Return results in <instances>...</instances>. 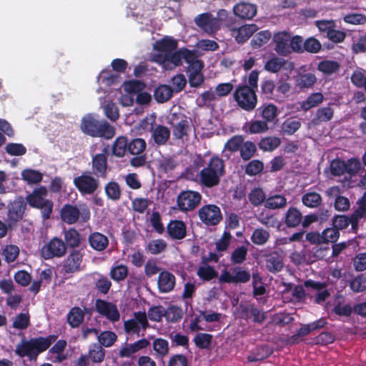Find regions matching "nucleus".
<instances>
[{
    "mask_svg": "<svg viewBox=\"0 0 366 366\" xmlns=\"http://www.w3.org/2000/svg\"><path fill=\"white\" fill-rule=\"evenodd\" d=\"M57 338L56 335H49L46 337L30 338L28 340L23 339L16 346L14 352L19 357H27L30 361H36L38 356L47 350Z\"/></svg>",
    "mask_w": 366,
    "mask_h": 366,
    "instance_id": "f257e3e1",
    "label": "nucleus"
},
{
    "mask_svg": "<svg viewBox=\"0 0 366 366\" xmlns=\"http://www.w3.org/2000/svg\"><path fill=\"white\" fill-rule=\"evenodd\" d=\"M224 174L225 165L224 161L218 156H213L207 165L199 172V181L203 187L212 188L219 184L221 177Z\"/></svg>",
    "mask_w": 366,
    "mask_h": 366,
    "instance_id": "f03ea898",
    "label": "nucleus"
},
{
    "mask_svg": "<svg viewBox=\"0 0 366 366\" xmlns=\"http://www.w3.org/2000/svg\"><path fill=\"white\" fill-rule=\"evenodd\" d=\"M233 97L237 105L244 111L250 112L257 107L256 91L251 87H247V84L237 86L233 93Z\"/></svg>",
    "mask_w": 366,
    "mask_h": 366,
    "instance_id": "7ed1b4c3",
    "label": "nucleus"
},
{
    "mask_svg": "<svg viewBox=\"0 0 366 366\" xmlns=\"http://www.w3.org/2000/svg\"><path fill=\"white\" fill-rule=\"evenodd\" d=\"M147 143L144 139L134 138L128 143V152L134 157L129 160V164L135 168L141 167L147 164V154L144 152Z\"/></svg>",
    "mask_w": 366,
    "mask_h": 366,
    "instance_id": "20e7f679",
    "label": "nucleus"
},
{
    "mask_svg": "<svg viewBox=\"0 0 366 366\" xmlns=\"http://www.w3.org/2000/svg\"><path fill=\"white\" fill-rule=\"evenodd\" d=\"M154 120L149 122V119L146 118L141 122L140 127L144 130L152 132V137L155 144L159 146L164 145L170 137V130L162 124L154 126Z\"/></svg>",
    "mask_w": 366,
    "mask_h": 366,
    "instance_id": "39448f33",
    "label": "nucleus"
},
{
    "mask_svg": "<svg viewBox=\"0 0 366 366\" xmlns=\"http://www.w3.org/2000/svg\"><path fill=\"white\" fill-rule=\"evenodd\" d=\"M202 195L192 190L182 191L177 197L178 209L183 212L193 211L199 204Z\"/></svg>",
    "mask_w": 366,
    "mask_h": 366,
    "instance_id": "423d86ee",
    "label": "nucleus"
},
{
    "mask_svg": "<svg viewBox=\"0 0 366 366\" xmlns=\"http://www.w3.org/2000/svg\"><path fill=\"white\" fill-rule=\"evenodd\" d=\"M231 271L224 269L222 271L221 274L218 279L220 284H239L247 283L250 280L251 274L249 272L243 269L241 267H235L231 268Z\"/></svg>",
    "mask_w": 366,
    "mask_h": 366,
    "instance_id": "0eeeda50",
    "label": "nucleus"
},
{
    "mask_svg": "<svg viewBox=\"0 0 366 366\" xmlns=\"http://www.w3.org/2000/svg\"><path fill=\"white\" fill-rule=\"evenodd\" d=\"M40 252L44 259L60 258L66 252V244L61 239L53 237L41 247Z\"/></svg>",
    "mask_w": 366,
    "mask_h": 366,
    "instance_id": "6e6552de",
    "label": "nucleus"
},
{
    "mask_svg": "<svg viewBox=\"0 0 366 366\" xmlns=\"http://www.w3.org/2000/svg\"><path fill=\"white\" fill-rule=\"evenodd\" d=\"M198 216L201 222L207 226H216L222 220L220 208L212 204L202 206L198 210Z\"/></svg>",
    "mask_w": 366,
    "mask_h": 366,
    "instance_id": "1a4fd4ad",
    "label": "nucleus"
},
{
    "mask_svg": "<svg viewBox=\"0 0 366 366\" xmlns=\"http://www.w3.org/2000/svg\"><path fill=\"white\" fill-rule=\"evenodd\" d=\"M181 49L169 52L168 54H157L153 59L155 62L162 65L165 69H172L182 64Z\"/></svg>",
    "mask_w": 366,
    "mask_h": 366,
    "instance_id": "9d476101",
    "label": "nucleus"
},
{
    "mask_svg": "<svg viewBox=\"0 0 366 366\" xmlns=\"http://www.w3.org/2000/svg\"><path fill=\"white\" fill-rule=\"evenodd\" d=\"M194 22L197 26L209 34L215 33L220 27L219 19L213 17L212 14L208 12L197 16Z\"/></svg>",
    "mask_w": 366,
    "mask_h": 366,
    "instance_id": "9b49d317",
    "label": "nucleus"
},
{
    "mask_svg": "<svg viewBox=\"0 0 366 366\" xmlns=\"http://www.w3.org/2000/svg\"><path fill=\"white\" fill-rule=\"evenodd\" d=\"M95 307L97 311L104 316L111 322H117L119 320L120 315L117 305L112 302L98 299L96 300Z\"/></svg>",
    "mask_w": 366,
    "mask_h": 366,
    "instance_id": "f8f14e48",
    "label": "nucleus"
},
{
    "mask_svg": "<svg viewBox=\"0 0 366 366\" xmlns=\"http://www.w3.org/2000/svg\"><path fill=\"white\" fill-rule=\"evenodd\" d=\"M26 201L22 197L14 199L8 208L7 217L12 222L16 223L22 219L26 208Z\"/></svg>",
    "mask_w": 366,
    "mask_h": 366,
    "instance_id": "ddd939ff",
    "label": "nucleus"
},
{
    "mask_svg": "<svg viewBox=\"0 0 366 366\" xmlns=\"http://www.w3.org/2000/svg\"><path fill=\"white\" fill-rule=\"evenodd\" d=\"M115 128L107 121H97L93 119V137L111 139L115 135Z\"/></svg>",
    "mask_w": 366,
    "mask_h": 366,
    "instance_id": "4468645a",
    "label": "nucleus"
},
{
    "mask_svg": "<svg viewBox=\"0 0 366 366\" xmlns=\"http://www.w3.org/2000/svg\"><path fill=\"white\" fill-rule=\"evenodd\" d=\"M273 40L275 43L274 50L280 56L290 54V34L286 31L277 33L274 35Z\"/></svg>",
    "mask_w": 366,
    "mask_h": 366,
    "instance_id": "2eb2a0df",
    "label": "nucleus"
},
{
    "mask_svg": "<svg viewBox=\"0 0 366 366\" xmlns=\"http://www.w3.org/2000/svg\"><path fill=\"white\" fill-rule=\"evenodd\" d=\"M176 277L172 273L167 270L159 272L157 285L160 292L167 293L171 292L174 289Z\"/></svg>",
    "mask_w": 366,
    "mask_h": 366,
    "instance_id": "dca6fc26",
    "label": "nucleus"
},
{
    "mask_svg": "<svg viewBox=\"0 0 366 366\" xmlns=\"http://www.w3.org/2000/svg\"><path fill=\"white\" fill-rule=\"evenodd\" d=\"M150 345L149 340L142 338L134 343L126 344L119 352V357H130L133 354L147 348Z\"/></svg>",
    "mask_w": 366,
    "mask_h": 366,
    "instance_id": "f3484780",
    "label": "nucleus"
},
{
    "mask_svg": "<svg viewBox=\"0 0 366 366\" xmlns=\"http://www.w3.org/2000/svg\"><path fill=\"white\" fill-rule=\"evenodd\" d=\"M302 222V213L296 207H290L285 214L284 223L288 228H297Z\"/></svg>",
    "mask_w": 366,
    "mask_h": 366,
    "instance_id": "a211bd4d",
    "label": "nucleus"
},
{
    "mask_svg": "<svg viewBox=\"0 0 366 366\" xmlns=\"http://www.w3.org/2000/svg\"><path fill=\"white\" fill-rule=\"evenodd\" d=\"M256 115L262 117L267 124L272 122L278 115L277 107L272 103L263 104L257 109Z\"/></svg>",
    "mask_w": 366,
    "mask_h": 366,
    "instance_id": "6ab92c4d",
    "label": "nucleus"
},
{
    "mask_svg": "<svg viewBox=\"0 0 366 366\" xmlns=\"http://www.w3.org/2000/svg\"><path fill=\"white\" fill-rule=\"evenodd\" d=\"M80 215V211L76 206L70 204H64L61 211L60 216L64 222L71 224L76 223Z\"/></svg>",
    "mask_w": 366,
    "mask_h": 366,
    "instance_id": "aec40b11",
    "label": "nucleus"
},
{
    "mask_svg": "<svg viewBox=\"0 0 366 366\" xmlns=\"http://www.w3.org/2000/svg\"><path fill=\"white\" fill-rule=\"evenodd\" d=\"M167 232L173 239H182L187 235L186 225L182 220L172 221L167 225Z\"/></svg>",
    "mask_w": 366,
    "mask_h": 366,
    "instance_id": "412c9836",
    "label": "nucleus"
},
{
    "mask_svg": "<svg viewBox=\"0 0 366 366\" xmlns=\"http://www.w3.org/2000/svg\"><path fill=\"white\" fill-rule=\"evenodd\" d=\"M48 195V190L45 186H40L34 188L33 191L28 194L25 198L26 203L33 207L37 204L42 202L46 199Z\"/></svg>",
    "mask_w": 366,
    "mask_h": 366,
    "instance_id": "4be33fe9",
    "label": "nucleus"
},
{
    "mask_svg": "<svg viewBox=\"0 0 366 366\" xmlns=\"http://www.w3.org/2000/svg\"><path fill=\"white\" fill-rule=\"evenodd\" d=\"M191 130V122L185 116L177 123L173 124L172 134L176 139H182L188 137Z\"/></svg>",
    "mask_w": 366,
    "mask_h": 366,
    "instance_id": "5701e85b",
    "label": "nucleus"
},
{
    "mask_svg": "<svg viewBox=\"0 0 366 366\" xmlns=\"http://www.w3.org/2000/svg\"><path fill=\"white\" fill-rule=\"evenodd\" d=\"M350 224H351L352 232L357 234L359 230V226L357 224H354L352 214L350 216L336 214L332 218V226L339 230L346 229Z\"/></svg>",
    "mask_w": 366,
    "mask_h": 366,
    "instance_id": "b1692460",
    "label": "nucleus"
},
{
    "mask_svg": "<svg viewBox=\"0 0 366 366\" xmlns=\"http://www.w3.org/2000/svg\"><path fill=\"white\" fill-rule=\"evenodd\" d=\"M233 11L237 16L241 19H251L257 13V7L252 4L240 3L234 6Z\"/></svg>",
    "mask_w": 366,
    "mask_h": 366,
    "instance_id": "393cba45",
    "label": "nucleus"
},
{
    "mask_svg": "<svg viewBox=\"0 0 366 366\" xmlns=\"http://www.w3.org/2000/svg\"><path fill=\"white\" fill-rule=\"evenodd\" d=\"M82 256L79 251L72 252L64 260L63 269L65 273H73L79 268Z\"/></svg>",
    "mask_w": 366,
    "mask_h": 366,
    "instance_id": "a878e982",
    "label": "nucleus"
},
{
    "mask_svg": "<svg viewBox=\"0 0 366 366\" xmlns=\"http://www.w3.org/2000/svg\"><path fill=\"white\" fill-rule=\"evenodd\" d=\"M107 169V158L105 154H99L93 157V174L105 178Z\"/></svg>",
    "mask_w": 366,
    "mask_h": 366,
    "instance_id": "bb28decb",
    "label": "nucleus"
},
{
    "mask_svg": "<svg viewBox=\"0 0 366 366\" xmlns=\"http://www.w3.org/2000/svg\"><path fill=\"white\" fill-rule=\"evenodd\" d=\"M177 41L172 37L164 36L162 39L157 41L154 45V49L158 51L168 54L177 49Z\"/></svg>",
    "mask_w": 366,
    "mask_h": 366,
    "instance_id": "cd10ccee",
    "label": "nucleus"
},
{
    "mask_svg": "<svg viewBox=\"0 0 366 366\" xmlns=\"http://www.w3.org/2000/svg\"><path fill=\"white\" fill-rule=\"evenodd\" d=\"M283 266L282 257L277 252H272L267 257L266 267L269 272L272 273L280 272Z\"/></svg>",
    "mask_w": 366,
    "mask_h": 366,
    "instance_id": "c85d7f7f",
    "label": "nucleus"
},
{
    "mask_svg": "<svg viewBox=\"0 0 366 366\" xmlns=\"http://www.w3.org/2000/svg\"><path fill=\"white\" fill-rule=\"evenodd\" d=\"M295 85L301 90L312 88L317 81L314 74H299L295 77Z\"/></svg>",
    "mask_w": 366,
    "mask_h": 366,
    "instance_id": "c756f323",
    "label": "nucleus"
},
{
    "mask_svg": "<svg viewBox=\"0 0 366 366\" xmlns=\"http://www.w3.org/2000/svg\"><path fill=\"white\" fill-rule=\"evenodd\" d=\"M272 352L273 350L269 346L264 345L257 347L254 352L248 355L247 360L251 362L262 361L269 357Z\"/></svg>",
    "mask_w": 366,
    "mask_h": 366,
    "instance_id": "7c9ffc66",
    "label": "nucleus"
},
{
    "mask_svg": "<svg viewBox=\"0 0 366 366\" xmlns=\"http://www.w3.org/2000/svg\"><path fill=\"white\" fill-rule=\"evenodd\" d=\"M173 92L171 86L161 84L154 89V98L158 103H164L172 97Z\"/></svg>",
    "mask_w": 366,
    "mask_h": 366,
    "instance_id": "2f4dec72",
    "label": "nucleus"
},
{
    "mask_svg": "<svg viewBox=\"0 0 366 366\" xmlns=\"http://www.w3.org/2000/svg\"><path fill=\"white\" fill-rule=\"evenodd\" d=\"M152 348L157 357L164 358L169 352L168 341L162 337L154 338L152 342Z\"/></svg>",
    "mask_w": 366,
    "mask_h": 366,
    "instance_id": "473e14b6",
    "label": "nucleus"
},
{
    "mask_svg": "<svg viewBox=\"0 0 366 366\" xmlns=\"http://www.w3.org/2000/svg\"><path fill=\"white\" fill-rule=\"evenodd\" d=\"M128 143L127 137H118L112 145V154L117 157H123L128 151Z\"/></svg>",
    "mask_w": 366,
    "mask_h": 366,
    "instance_id": "72a5a7b5",
    "label": "nucleus"
},
{
    "mask_svg": "<svg viewBox=\"0 0 366 366\" xmlns=\"http://www.w3.org/2000/svg\"><path fill=\"white\" fill-rule=\"evenodd\" d=\"M21 179L28 184H39L43 179V174L38 170L25 169L21 172Z\"/></svg>",
    "mask_w": 366,
    "mask_h": 366,
    "instance_id": "f704fd0d",
    "label": "nucleus"
},
{
    "mask_svg": "<svg viewBox=\"0 0 366 366\" xmlns=\"http://www.w3.org/2000/svg\"><path fill=\"white\" fill-rule=\"evenodd\" d=\"M74 185L81 192L84 194H92V176L81 175L74 178Z\"/></svg>",
    "mask_w": 366,
    "mask_h": 366,
    "instance_id": "c9c22d12",
    "label": "nucleus"
},
{
    "mask_svg": "<svg viewBox=\"0 0 366 366\" xmlns=\"http://www.w3.org/2000/svg\"><path fill=\"white\" fill-rule=\"evenodd\" d=\"M322 199L320 194L311 192H307L302 197V204L309 208H317L322 203Z\"/></svg>",
    "mask_w": 366,
    "mask_h": 366,
    "instance_id": "e433bc0d",
    "label": "nucleus"
},
{
    "mask_svg": "<svg viewBox=\"0 0 366 366\" xmlns=\"http://www.w3.org/2000/svg\"><path fill=\"white\" fill-rule=\"evenodd\" d=\"M256 30L257 26L254 24L242 26L237 31L236 40L239 43H244L253 35Z\"/></svg>",
    "mask_w": 366,
    "mask_h": 366,
    "instance_id": "4c0bfd02",
    "label": "nucleus"
},
{
    "mask_svg": "<svg viewBox=\"0 0 366 366\" xmlns=\"http://www.w3.org/2000/svg\"><path fill=\"white\" fill-rule=\"evenodd\" d=\"M84 320V312L78 307H72L67 315V322L71 327H79Z\"/></svg>",
    "mask_w": 366,
    "mask_h": 366,
    "instance_id": "58836bf2",
    "label": "nucleus"
},
{
    "mask_svg": "<svg viewBox=\"0 0 366 366\" xmlns=\"http://www.w3.org/2000/svg\"><path fill=\"white\" fill-rule=\"evenodd\" d=\"M275 84L273 80L271 79H264L262 81L260 84V94L262 97L267 99H274L277 98L274 94V91L275 89Z\"/></svg>",
    "mask_w": 366,
    "mask_h": 366,
    "instance_id": "ea45409f",
    "label": "nucleus"
},
{
    "mask_svg": "<svg viewBox=\"0 0 366 366\" xmlns=\"http://www.w3.org/2000/svg\"><path fill=\"white\" fill-rule=\"evenodd\" d=\"M286 204L287 199L285 196L274 194L267 198L264 207L270 209H277L285 207Z\"/></svg>",
    "mask_w": 366,
    "mask_h": 366,
    "instance_id": "a19ab883",
    "label": "nucleus"
},
{
    "mask_svg": "<svg viewBox=\"0 0 366 366\" xmlns=\"http://www.w3.org/2000/svg\"><path fill=\"white\" fill-rule=\"evenodd\" d=\"M340 64L336 61L323 60L318 63L317 69L325 74H332L339 71Z\"/></svg>",
    "mask_w": 366,
    "mask_h": 366,
    "instance_id": "79ce46f5",
    "label": "nucleus"
},
{
    "mask_svg": "<svg viewBox=\"0 0 366 366\" xmlns=\"http://www.w3.org/2000/svg\"><path fill=\"white\" fill-rule=\"evenodd\" d=\"M281 144V140L277 137H267L262 138L258 144V147L263 151L272 152L277 149Z\"/></svg>",
    "mask_w": 366,
    "mask_h": 366,
    "instance_id": "37998d69",
    "label": "nucleus"
},
{
    "mask_svg": "<svg viewBox=\"0 0 366 366\" xmlns=\"http://www.w3.org/2000/svg\"><path fill=\"white\" fill-rule=\"evenodd\" d=\"M246 127V132L252 134L264 133L269 129L268 124L263 120H251Z\"/></svg>",
    "mask_w": 366,
    "mask_h": 366,
    "instance_id": "c03bdc74",
    "label": "nucleus"
},
{
    "mask_svg": "<svg viewBox=\"0 0 366 366\" xmlns=\"http://www.w3.org/2000/svg\"><path fill=\"white\" fill-rule=\"evenodd\" d=\"M129 269L127 266L124 264H118L111 268L109 272L110 277L119 282L127 278L128 276Z\"/></svg>",
    "mask_w": 366,
    "mask_h": 366,
    "instance_id": "a18cd8bd",
    "label": "nucleus"
},
{
    "mask_svg": "<svg viewBox=\"0 0 366 366\" xmlns=\"http://www.w3.org/2000/svg\"><path fill=\"white\" fill-rule=\"evenodd\" d=\"M212 338L211 334L199 332L194 336L193 342L198 348L207 350L210 347Z\"/></svg>",
    "mask_w": 366,
    "mask_h": 366,
    "instance_id": "49530a36",
    "label": "nucleus"
},
{
    "mask_svg": "<svg viewBox=\"0 0 366 366\" xmlns=\"http://www.w3.org/2000/svg\"><path fill=\"white\" fill-rule=\"evenodd\" d=\"M167 247V244L164 239H157L149 241L145 249L152 254H157L164 252Z\"/></svg>",
    "mask_w": 366,
    "mask_h": 366,
    "instance_id": "de8ad7c7",
    "label": "nucleus"
},
{
    "mask_svg": "<svg viewBox=\"0 0 366 366\" xmlns=\"http://www.w3.org/2000/svg\"><path fill=\"white\" fill-rule=\"evenodd\" d=\"M257 147L251 141L243 142L240 149V157L244 161L249 160L256 153Z\"/></svg>",
    "mask_w": 366,
    "mask_h": 366,
    "instance_id": "09e8293b",
    "label": "nucleus"
},
{
    "mask_svg": "<svg viewBox=\"0 0 366 366\" xmlns=\"http://www.w3.org/2000/svg\"><path fill=\"white\" fill-rule=\"evenodd\" d=\"M64 239L66 247L74 248L80 244V234L75 229H69L64 232Z\"/></svg>",
    "mask_w": 366,
    "mask_h": 366,
    "instance_id": "8fccbe9b",
    "label": "nucleus"
},
{
    "mask_svg": "<svg viewBox=\"0 0 366 366\" xmlns=\"http://www.w3.org/2000/svg\"><path fill=\"white\" fill-rule=\"evenodd\" d=\"M197 276L204 281H210L218 276L215 269L209 265L201 266L197 271Z\"/></svg>",
    "mask_w": 366,
    "mask_h": 366,
    "instance_id": "3c124183",
    "label": "nucleus"
},
{
    "mask_svg": "<svg viewBox=\"0 0 366 366\" xmlns=\"http://www.w3.org/2000/svg\"><path fill=\"white\" fill-rule=\"evenodd\" d=\"M54 202L49 199L35 205L32 208L39 209L41 211V217L44 220L49 219L52 214Z\"/></svg>",
    "mask_w": 366,
    "mask_h": 366,
    "instance_id": "603ef678",
    "label": "nucleus"
},
{
    "mask_svg": "<svg viewBox=\"0 0 366 366\" xmlns=\"http://www.w3.org/2000/svg\"><path fill=\"white\" fill-rule=\"evenodd\" d=\"M105 193L107 197L113 201H117L121 198L122 192L119 185L116 182H109L105 186Z\"/></svg>",
    "mask_w": 366,
    "mask_h": 366,
    "instance_id": "864d4df0",
    "label": "nucleus"
},
{
    "mask_svg": "<svg viewBox=\"0 0 366 366\" xmlns=\"http://www.w3.org/2000/svg\"><path fill=\"white\" fill-rule=\"evenodd\" d=\"M323 101V95L320 92H315L310 94L305 101L302 103V108L307 111L312 107L317 106Z\"/></svg>",
    "mask_w": 366,
    "mask_h": 366,
    "instance_id": "5fc2aeb1",
    "label": "nucleus"
},
{
    "mask_svg": "<svg viewBox=\"0 0 366 366\" xmlns=\"http://www.w3.org/2000/svg\"><path fill=\"white\" fill-rule=\"evenodd\" d=\"M269 237V233L266 229L257 228L253 231L251 240L254 244L262 245L268 241Z\"/></svg>",
    "mask_w": 366,
    "mask_h": 366,
    "instance_id": "6e6d98bb",
    "label": "nucleus"
},
{
    "mask_svg": "<svg viewBox=\"0 0 366 366\" xmlns=\"http://www.w3.org/2000/svg\"><path fill=\"white\" fill-rule=\"evenodd\" d=\"M250 203L255 206H259L262 203H265L267 199L266 195L261 188H254L252 189L248 195Z\"/></svg>",
    "mask_w": 366,
    "mask_h": 366,
    "instance_id": "4d7b16f0",
    "label": "nucleus"
},
{
    "mask_svg": "<svg viewBox=\"0 0 366 366\" xmlns=\"http://www.w3.org/2000/svg\"><path fill=\"white\" fill-rule=\"evenodd\" d=\"M350 287L354 292H362L366 290V276L360 274L350 281Z\"/></svg>",
    "mask_w": 366,
    "mask_h": 366,
    "instance_id": "13d9d810",
    "label": "nucleus"
},
{
    "mask_svg": "<svg viewBox=\"0 0 366 366\" xmlns=\"http://www.w3.org/2000/svg\"><path fill=\"white\" fill-rule=\"evenodd\" d=\"M356 204L357 207L351 214L354 224H357L359 226L360 221L366 219V203L358 199Z\"/></svg>",
    "mask_w": 366,
    "mask_h": 366,
    "instance_id": "bf43d9fd",
    "label": "nucleus"
},
{
    "mask_svg": "<svg viewBox=\"0 0 366 366\" xmlns=\"http://www.w3.org/2000/svg\"><path fill=\"white\" fill-rule=\"evenodd\" d=\"M301 127L298 120L292 118L286 119L282 125V132L284 134L292 135L295 134Z\"/></svg>",
    "mask_w": 366,
    "mask_h": 366,
    "instance_id": "052dcab7",
    "label": "nucleus"
},
{
    "mask_svg": "<svg viewBox=\"0 0 366 366\" xmlns=\"http://www.w3.org/2000/svg\"><path fill=\"white\" fill-rule=\"evenodd\" d=\"M285 63V60L282 58L273 57L267 61L264 69L269 72L277 73L281 70Z\"/></svg>",
    "mask_w": 366,
    "mask_h": 366,
    "instance_id": "680f3d73",
    "label": "nucleus"
},
{
    "mask_svg": "<svg viewBox=\"0 0 366 366\" xmlns=\"http://www.w3.org/2000/svg\"><path fill=\"white\" fill-rule=\"evenodd\" d=\"M264 169V164L261 160L253 159L248 162L245 167V173L249 176H255L260 174Z\"/></svg>",
    "mask_w": 366,
    "mask_h": 366,
    "instance_id": "e2e57ef3",
    "label": "nucleus"
},
{
    "mask_svg": "<svg viewBox=\"0 0 366 366\" xmlns=\"http://www.w3.org/2000/svg\"><path fill=\"white\" fill-rule=\"evenodd\" d=\"M146 85L140 80H130L124 83V90L131 94H137L144 89Z\"/></svg>",
    "mask_w": 366,
    "mask_h": 366,
    "instance_id": "0e129e2a",
    "label": "nucleus"
},
{
    "mask_svg": "<svg viewBox=\"0 0 366 366\" xmlns=\"http://www.w3.org/2000/svg\"><path fill=\"white\" fill-rule=\"evenodd\" d=\"M109 244L108 238L99 233L93 232V249L102 251L107 248Z\"/></svg>",
    "mask_w": 366,
    "mask_h": 366,
    "instance_id": "69168bd1",
    "label": "nucleus"
},
{
    "mask_svg": "<svg viewBox=\"0 0 366 366\" xmlns=\"http://www.w3.org/2000/svg\"><path fill=\"white\" fill-rule=\"evenodd\" d=\"M19 254V249L14 244L6 245L2 251V256L7 263H11L16 260Z\"/></svg>",
    "mask_w": 366,
    "mask_h": 366,
    "instance_id": "338daca9",
    "label": "nucleus"
},
{
    "mask_svg": "<svg viewBox=\"0 0 366 366\" xmlns=\"http://www.w3.org/2000/svg\"><path fill=\"white\" fill-rule=\"evenodd\" d=\"M104 112L106 117L112 121H116L119 117L117 106L112 101L107 102L104 106Z\"/></svg>",
    "mask_w": 366,
    "mask_h": 366,
    "instance_id": "774afa93",
    "label": "nucleus"
}]
</instances>
